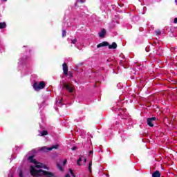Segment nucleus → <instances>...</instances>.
I'll return each instance as SVG.
<instances>
[{
	"label": "nucleus",
	"instance_id": "1",
	"mask_svg": "<svg viewBox=\"0 0 177 177\" xmlns=\"http://www.w3.org/2000/svg\"><path fill=\"white\" fill-rule=\"evenodd\" d=\"M28 160L30 162L35 164V167H30V172L32 176L55 177V174L53 173L42 170V169L49 170V167H48L44 163L39 162L37 161V160L34 159V156H29Z\"/></svg>",
	"mask_w": 177,
	"mask_h": 177
},
{
	"label": "nucleus",
	"instance_id": "2",
	"mask_svg": "<svg viewBox=\"0 0 177 177\" xmlns=\"http://www.w3.org/2000/svg\"><path fill=\"white\" fill-rule=\"evenodd\" d=\"M33 88L35 91H41V89H44L45 88V82H40L39 83L35 82L33 84Z\"/></svg>",
	"mask_w": 177,
	"mask_h": 177
},
{
	"label": "nucleus",
	"instance_id": "3",
	"mask_svg": "<svg viewBox=\"0 0 177 177\" xmlns=\"http://www.w3.org/2000/svg\"><path fill=\"white\" fill-rule=\"evenodd\" d=\"M59 148V145H53L50 147H42L40 150L41 151H44V153H46L47 151H50L51 150H53V149H55V150Z\"/></svg>",
	"mask_w": 177,
	"mask_h": 177
},
{
	"label": "nucleus",
	"instance_id": "4",
	"mask_svg": "<svg viewBox=\"0 0 177 177\" xmlns=\"http://www.w3.org/2000/svg\"><path fill=\"white\" fill-rule=\"evenodd\" d=\"M64 88H66V89H67V91H68L71 93H73V91H74V88L70 85V84H67L66 83L63 84Z\"/></svg>",
	"mask_w": 177,
	"mask_h": 177
},
{
	"label": "nucleus",
	"instance_id": "5",
	"mask_svg": "<svg viewBox=\"0 0 177 177\" xmlns=\"http://www.w3.org/2000/svg\"><path fill=\"white\" fill-rule=\"evenodd\" d=\"M81 162L85 164L86 162V159L84 156H80L77 162V165H81Z\"/></svg>",
	"mask_w": 177,
	"mask_h": 177
},
{
	"label": "nucleus",
	"instance_id": "6",
	"mask_svg": "<svg viewBox=\"0 0 177 177\" xmlns=\"http://www.w3.org/2000/svg\"><path fill=\"white\" fill-rule=\"evenodd\" d=\"M62 67H63L64 74L65 75H68V66H67V64H66V63L63 64Z\"/></svg>",
	"mask_w": 177,
	"mask_h": 177
},
{
	"label": "nucleus",
	"instance_id": "7",
	"mask_svg": "<svg viewBox=\"0 0 177 177\" xmlns=\"http://www.w3.org/2000/svg\"><path fill=\"white\" fill-rule=\"evenodd\" d=\"M156 121V118H150L147 119V124L149 127H154V124H153V122Z\"/></svg>",
	"mask_w": 177,
	"mask_h": 177
},
{
	"label": "nucleus",
	"instance_id": "8",
	"mask_svg": "<svg viewBox=\"0 0 177 177\" xmlns=\"http://www.w3.org/2000/svg\"><path fill=\"white\" fill-rule=\"evenodd\" d=\"M105 35H106V30L105 29L101 30V31L99 32V37L100 38H104Z\"/></svg>",
	"mask_w": 177,
	"mask_h": 177
},
{
	"label": "nucleus",
	"instance_id": "9",
	"mask_svg": "<svg viewBox=\"0 0 177 177\" xmlns=\"http://www.w3.org/2000/svg\"><path fill=\"white\" fill-rule=\"evenodd\" d=\"M102 46H109V43L104 41L97 46V48H102Z\"/></svg>",
	"mask_w": 177,
	"mask_h": 177
},
{
	"label": "nucleus",
	"instance_id": "10",
	"mask_svg": "<svg viewBox=\"0 0 177 177\" xmlns=\"http://www.w3.org/2000/svg\"><path fill=\"white\" fill-rule=\"evenodd\" d=\"M109 49H115L117 48V44L113 42L112 45H109Z\"/></svg>",
	"mask_w": 177,
	"mask_h": 177
},
{
	"label": "nucleus",
	"instance_id": "11",
	"mask_svg": "<svg viewBox=\"0 0 177 177\" xmlns=\"http://www.w3.org/2000/svg\"><path fill=\"white\" fill-rule=\"evenodd\" d=\"M153 177H160V171H155L153 174H152Z\"/></svg>",
	"mask_w": 177,
	"mask_h": 177
},
{
	"label": "nucleus",
	"instance_id": "12",
	"mask_svg": "<svg viewBox=\"0 0 177 177\" xmlns=\"http://www.w3.org/2000/svg\"><path fill=\"white\" fill-rule=\"evenodd\" d=\"M6 27V24L0 22V28H5Z\"/></svg>",
	"mask_w": 177,
	"mask_h": 177
},
{
	"label": "nucleus",
	"instance_id": "13",
	"mask_svg": "<svg viewBox=\"0 0 177 177\" xmlns=\"http://www.w3.org/2000/svg\"><path fill=\"white\" fill-rule=\"evenodd\" d=\"M46 135H48V131H43L41 132L40 136H45Z\"/></svg>",
	"mask_w": 177,
	"mask_h": 177
},
{
	"label": "nucleus",
	"instance_id": "14",
	"mask_svg": "<svg viewBox=\"0 0 177 177\" xmlns=\"http://www.w3.org/2000/svg\"><path fill=\"white\" fill-rule=\"evenodd\" d=\"M57 167L59 171H63V167H62L60 164L57 163Z\"/></svg>",
	"mask_w": 177,
	"mask_h": 177
},
{
	"label": "nucleus",
	"instance_id": "15",
	"mask_svg": "<svg viewBox=\"0 0 177 177\" xmlns=\"http://www.w3.org/2000/svg\"><path fill=\"white\" fill-rule=\"evenodd\" d=\"M88 171H90V172H92V162H90L88 165Z\"/></svg>",
	"mask_w": 177,
	"mask_h": 177
},
{
	"label": "nucleus",
	"instance_id": "16",
	"mask_svg": "<svg viewBox=\"0 0 177 177\" xmlns=\"http://www.w3.org/2000/svg\"><path fill=\"white\" fill-rule=\"evenodd\" d=\"M56 104L57 106H60V104H62V99H60L58 101H57Z\"/></svg>",
	"mask_w": 177,
	"mask_h": 177
},
{
	"label": "nucleus",
	"instance_id": "17",
	"mask_svg": "<svg viewBox=\"0 0 177 177\" xmlns=\"http://www.w3.org/2000/svg\"><path fill=\"white\" fill-rule=\"evenodd\" d=\"M69 172L72 176L75 177V175H74V173H73V170L71 169H69Z\"/></svg>",
	"mask_w": 177,
	"mask_h": 177
},
{
	"label": "nucleus",
	"instance_id": "18",
	"mask_svg": "<svg viewBox=\"0 0 177 177\" xmlns=\"http://www.w3.org/2000/svg\"><path fill=\"white\" fill-rule=\"evenodd\" d=\"M66 34H67V32H66V30L62 31V37H66Z\"/></svg>",
	"mask_w": 177,
	"mask_h": 177
},
{
	"label": "nucleus",
	"instance_id": "19",
	"mask_svg": "<svg viewBox=\"0 0 177 177\" xmlns=\"http://www.w3.org/2000/svg\"><path fill=\"white\" fill-rule=\"evenodd\" d=\"M71 44H77V39H74L72 40Z\"/></svg>",
	"mask_w": 177,
	"mask_h": 177
},
{
	"label": "nucleus",
	"instance_id": "20",
	"mask_svg": "<svg viewBox=\"0 0 177 177\" xmlns=\"http://www.w3.org/2000/svg\"><path fill=\"white\" fill-rule=\"evenodd\" d=\"M155 32H156V35H160V34H161V31H160V30H156Z\"/></svg>",
	"mask_w": 177,
	"mask_h": 177
},
{
	"label": "nucleus",
	"instance_id": "21",
	"mask_svg": "<svg viewBox=\"0 0 177 177\" xmlns=\"http://www.w3.org/2000/svg\"><path fill=\"white\" fill-rule=\"evenodd\" d=\"M67 164V159H65L63 162V165H66Z\"/></svg>",
	"mask_w": 177,
	"mask_h": 177
},
{
	"label": "nucleus",
	"instance_id": "22",
	"mask_svg": "<svg viewBox=\"0 0 177 177\" xmlns=\"http://www.w3.org/2000/svg\"><path fill=\"white\" fill-rule=\"evenodd\" d=\"M19 176L23 177V172H21V170L19 171Z\"/></svg>",
	"mask_w": 177,
	"mask_h": 177
},
{
	"label": "nucleus",
	"instance_id": "23",
	"mask_svg": "<svg viewBox=\"0 0 177 177\" xmlns=\"http://www.w3.org/2000/svg\"><path fill=\"white\" fill-rule=\"evenodd\" d=\"M174 23L175 24H177V18H175V19H174Z\"/></svg>",
	"mask_w": 177,
	"mask_h": 177
},
{
	"label": "nucleus",
	"instance_id": "24",
	"mask_svg": "<svg viewBox=\"0 0 177 177\" xmlns=\"http://www.w3.org/2000/svg\"><path fill=\"white\" fill-rule=\"evenodd\" d=\"M65 177H70V174H66Z\"/></svg>",
	"mask_w": 177,
	"mask_h": 177
},
{
	"label": "nucleus",
	"instance_id": "25",
	"mask_svg": "<svg viewBox=\"0 0 177 177\" xmlns=\"http://www.w3.org/2000/svg\"><path fill=\"white\" fill-rule=\"evenodd\" d=\"M82 3H84V0H80Z\"/></svg>",
	"mask_w": 177,
	"mask_h": 177
},
{
	"label": "nucleus",
	"instance_id": "26",
	"mask_svg": "<svg viewBox=\"0 0 177 177\" xmlns=\"http://www.w3.org/2000/svg\"><path fill=\"white\" fill-rule=\"evenodd\" d=\"M92 153H93L92 151H90V154H92Z\"/></svg>",
	"mask_w": 177,
	"mask_h": 177
},
{
	"label": "nucleus",
	"instance_id": "27",
	"mask_svg": "<svg viewBox=\"0 0 177 177\" xmlns=\"http://www.w3.org/2000/svg\"><path fill=\"white\" fill-rule=\"evenodd\" d=\"M175 3H176V4L177 5V0H175Z\"/></svg>",
	"mask_w": 177,
	"mask_h": 177
},
{
	"label": "nucleus",
	"instance_id": "28",
	"mask_svg": "<svg viewBox=\"0 0 177 177\" xmlns=\"http://www.w3.org/2000/svg\"><path fill=\"white\" fill-rule=\"evenodd\" d=\"M2 1H3L4 2H6V1H8V0H2Z\"/></svg>",
	"mask_w": 177,
	"mask_h": 177
},
{
	"label": "nucleus",
	"instance_id": "29",
	"mask_svg": "<svg viewBox=\"0 0 177 177\" xmlns=\"http://www.w3.org/2000/svg\"><path fill=\"white\" fill-rule=\"evenodd\" d=\"M72 150H75V149H74V148H73V149H72Z\"/></svg>",
	"mask_w": 177,
	"mask_h": 177
}]
</instances>
